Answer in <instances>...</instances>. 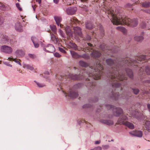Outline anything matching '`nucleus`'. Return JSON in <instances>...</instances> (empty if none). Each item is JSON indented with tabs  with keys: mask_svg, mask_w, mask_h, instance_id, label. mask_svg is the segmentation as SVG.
Instances as JSON below:
<instances>
[{
	"mask_svg": "<svg viewBox=\"0 0 150 150\" xmlns=\"http://www.w3.org/2000/svg\"><path fill=\"white\" fill-rule=\"evenodd\" d=\"M106 62L110 66H112L111 69L108 74L109 80L111 82L112 86L113 87L119 88L121 87L120 90L122 89L121 87L122 82H119V81H122L126 80L127 76L124 74L123 70H125L127 75L131 79L133 78V74L131 69L126 67L130 66L136 67L138 66L137 61L132 60L128 57L122 59L120 63L117 64L116 61L111 59H109L106 60Z\"/></svg>",
	"mask_w": 150,
	"mask_h": 150,
	"instance_id": "nucleus-1",
	"label": "nucleus"
},
{
	"mask_svg": "<svg viewBox=\"0 0 150 150\" xmlns=\"http://www.w3.org/2000/svg\"><path fill=\"white\" fill-rule=\"evenodd\" d=\"M90 68L92 69L91 72H82V75L80 76V74L78 76L76 74H72L71 76V79L74 80H80L84 79L86 81H90V79L94 80H98L100 79L101 76L103 74V72L102 71L103 69V66L100 62L96 63V67L91 66Z\"/></svg>",
	"mask_w": 150,
	"mask_h": 150,
	"instance_id": "nucleus-2",
	"label": "nucleus"
},
{
	"mask_svg": "<svg viewBox=\"0 0 150 150\" xmlns=\"http://www.w3.org/2000/svg\"><path fill=\"white\" fill-rule=\"evenodd\" d=\"M106 12L113 24L117 25L125 24L134 27L138 24V22L136 19H131L127 17H122L120 16H118V15H116L114 14V10L112 8L108 9Z\"/></svg>",
	"mask_w": 150,
	"mask_h": 150,
	"instance_id": "nucleus-3",
	"label": "nucleus"
},
{
	"mask_svg": "<svg viewBox=\"0 0 150 150\" xmlns=\"http://www.w3.org/2000/svg\"><path fill=\"white\" fill-rule=\"evenodd\" d=\"M74 50H78L79 51H82L85 52L93 51L91 54V56L96 59H98L101 55V53L99 52L96 51H94L92 48H90V47H88L84 48L81 47L79 46H77L76 45Z\"/></svg>",
	"mask_w": 150,
	"mask_h": 150,
	"instance_id": "nucleus-4",
	"label": "nucleus"
},
{
	"mask_svg": "<svg viewBox=\"0 0 150 150\" xmlns=\"http://www.w3.org/2000/svg\"><path fill=\"white\" fill-rule=\"evenodd\" d=\"M128 120L126 115L123 114L117 121V123L120 125L123 124L127 126L129 129H133L134 128L133 124L127 121Z\"/></svg>",
	"mask_w": 150,
	"mask_h": 150,
	"instance_id": "nucleus-5",
	"label": "nucleus"
},
{
	"mask_svg": "<svg viewBox=\"0 0 150 150\" xmlns=\"http://www.w3.org/2000/svg\"><path fill=\"white\" fill-rule=\"evenodd\" d=\"M81 86V83H78L74 85L71 89L69 90L68 93H65L66 96L68 95L71 98L77 97L78 96V94L76 89L80 88Z\"/></svg>",
	"mask_w": 150,
	"mask_h": 150,
	"instance_id": "nucleus-6",
	"label": "nucleus"
},
{
	"mask_svg": "<svg viewBox=\"0 0 150 150\" xmlns=\"http://www.w3.org/2000/svg\"><path fill=\"white\" fill-rule=\"evenodd\" d=\"M107 109L109 110L111 109L113 111L114 115L116 116H118L123 112L122 109L120 108H115L113 105H106Z\"/></svg>",
	"mask_w": 150,
	"mask_h": 150,
	"instance_id": "nucleus-7",
	"label": "nucleus"
},
{
	"mask_svg": "<svg viewBox=\"0 0 150 150\" xmlns=\"http://www.w3.org/2000/svg\"><path fill=\"white\" fill-rule=\"evenodd\" d=\"M132 109H130L129 111L130 114L132 115V116L136 118H137L139 117H142L143 115V113L142 112H139L137 110L135 111L132 110Z\"/></svg>",
	"mask_w": 150,
	"mask_h": 150,
	"instance_id": "nucleus-8",
	"label": "nucleus"
},
{
	"mask_svg": "<svg viewBox=\"0 0 150 150\" xmlns=\"http://www.w3.org/2000/svg\"><path fill=\"white\" fill-rule=\"evenodd\" d=\"M1 50L2 52L8 54L11 53L12 51L11 48L6 45L1 46Z\"/></svg>",
	"mask_w": 150,
	"mask_h": 150,
	"instance_id": "nucleus-9",
	"label": "nucleus"
},
{
	"mask_svg": "<svg viewBox=\"0 0 150 150\" xmlns=\"http://www.w3.org/2000/svg\"><path fill=\"white\" fill-rule=\"evenodd\" d=\"M44 50L47 52L52 53L54 51V48L52 45L49 44L44 48Z\"/></svg>",
	"mask_w": 150,
	"mask_h": 150,
	"instance_id": "nucleus-10",
	"label": "nucleus"
},
{
	"mask_svg": "<svg viewBox=\"0 0 150 150\" xmlns=\"http://www.w3.org/2000/svg\"><path fill=\"white\" fill-rule=\"evenodd\" d=\"M129 133L132 135L139 137H142L143 134L142 132L140 130L133 131L129 132Z\"/></svg>",
	"mask_w": 150,
	"mask_h": 150,
	"instance_id": "nucleus-11",
	"label": "nucleus"
},
{
	"mask_svg": "<svg viewBox=\"0 0 150 150\" xmlns=\"http://www.w3.org/2000/svg\"><path fill=\"white\" fill-rule=\"evenodd\" d=\"M77 8L76 7H74L68 8L67 10V12L68 14L72 15L74 14Z\"/></svg>",
	"mask_w": 150,
	"mask_h": 150,
	"instance_id": "nucleus-12",
	"label": "nucleus"
},
{
	"mask_svg": "<svg viewBox=\"0 0 150 150\" xmlns=\"http://www.w3.org/2000/svg\"><path fill=\"white\" fill-rule=\"evenodd\" d=\"M9 40L8 37L6 35H3L2 37L1 43L2 44H9Z\"/></svg>",
	"mask_w": 150,
	"mask_h": 150,
	"instance_id": "nucleus-13",
	"label": "nucleus"
},
{
	"mask_svg": "<svg viewBox=\"0 0 150 150\" xmlns=\"http://www.w3.org/2000/svg\"><path fill=\"white\" fill-rule=\"evenodd\" d=\"M70 23L71 25H73L74 24L77 25L79 24L80 22L79 21L78 19L75 17H72L70 19Z\"/></svg>",
	"mask_w": 150,
	"mask_h": 150,
	"instance_id": "nucleus-14",
	"label": "nucleus"
},
{
	"mask_svg": "<svg viewBox=\"0 0 150 150\" xmlns=\"http://www.w3.org/2000/svg\"><path fill=\"white\" fill-rule=\"evenodd\" d=\"M74 33L78 36L81 37L82 33L81 28L78 27H76L74 28Z\"/></svg>",
	"mask_w": 150,
	"mask_h": 150,
	"instance_id": "nucleus-15",
	"label": "nucleus"
},
{
	"mask_svg": "<svg viewBox=\"0 0 150 150\" xmlns=\"http://www.w3.org/2000/svg\"><path fill=\"white\" fill-rule=\"evenodd\" d=\"M65 30L66 31L67 34L69 37L72 36L73 32L70 29V26H67L65 27Z\"/></svg>",
	"mask_w": 150,
	"mask_h": 150,
	"instance_id": "nucleus-16",
	"label": "nucleus"
},
{
	"mask_svg": "<svg viewBox=\"0 0 150 150\" xmlns=\"http://www.w3.org/2000/svg\"><path fill=\"white\" fill-rule=\"evenodd\" d=\"M70 53L73 58L77 59L81 58V56L73 51H71Z\"/></svg>",
	"mask_w": 150,
	"mask_h": 150,
	"instance_id": "nucleus-17",
	"label": "nucleus"
},
{
	"mask_svg": "<svg viewBox=\"0 0 150 150\" xmlns=\"http://www.w3.org/2000/svg\"><path fill=\"white\" fill-rule=\"evenodd\" d=\"M22 27L20 22H18L15 24V27L17 31L21 32L22 30Z\"/></svg>",
	"mask_w": 150,
	"mask_h": 150,
	"instance_id": "nucleus-18",
	"label": "nucleus"
},
{
	"mask_svg": "<svg viewBox=\"0 0 150 150\" xmlns=\"http://www.w3.org/2000/svg\"><path fill=\"white\" fill-rule=\"evenodd\" d=\"M101 122L108 125H110L113 124L112 121L111 120H101Z\"/></svg>",
	"mask_w": 150,
	"mask_h": 150,
	"instance_id": "nucleus-19",
	"label": "nucleus"
},
{
	"mask_svg": "<svg viewBox=\"0 0 150 150\" xmlns=\"http://www.w3.org/2000/svg\"><path fill=\"white\" fill-rule=\"evenodd\" d=\"M145 128L149 132H150V122L149 121L145 120Z\"/></svg>",
	"mask_w": 150,
	"mask_h": 150,
	"instance_id": "nucleus-20",
	"label": "nucleus"
},
{
	"mask_svg": "<svg viewBox=\"0 0 150 150\" xmlns=\"http://www.w3.org/2000/svg\"><path fill=\"white\" fill-rule=\"evenodd\" d=\"M147 59L146 56L144 55H140L137 57V59L138 61H139L140 62H141L145 60L147 61Z\"/></svg>",
	"mask_w": 150,
	"mask_h": 150,
	"instance_id": "nucleus-21",
	"label": "nucleus"
},
{
	"mask_svg": "<svg viewBox=\"0 0 150 150\" xmlns=\"http://www.w3.org/2000/svg\"><path fill=\"white\" fill-rule=\"evenodd\" d=\"M86 28L90 30L93 28V25L91 22H87L86 24Z\"/></svg>",
	"mask_w": 150,
	"mask_h": 150,
	"instance_id": "nucleus-22",
	"label": "nucleus"
},
{
	"mask_svg": "<svg viewBox=\"0 0 150 150\" xmlns=\"http://www.w3.org/2000/svg\"><path fill=\"white\" fill-rule=\"evenodd\" d=\"M54 18L57 24L59 26L62 20L61 17L59 16H55L54 17Z\"/></svg>",
	"mask_w": 150,
	"mask_h": 150,
	"instance_id": "nucleus-23",
	"label": "nucleus"
},
{
	"mask_svg": "<svg viewBox=\"0 0 150 150\" xmlns=\"http://www.w3.org/2000/svg\"><path fill=\"white\" fill-rule=\"evenodd\" d=\"M150 5V1H146L143 2L141 4L142 7L145 8H148Z\"/></svg>",
	"mask_w": 150,
	"mask_h": 150,
	"instance_id": "nucleus-24",
	"label": "nucleus"
},
{
	"mask_svg": "<svg viewBox=\"0 0 150 150\" xmlns=\"http://www.w3.org/2000/svg\"><path fill=\"white\" fill-rule=\"evenodd\" d=\"M144 39V38L142 36H136L134 38V40L138 42H140Z\"/></svg>",
	"mask_w": 150,
	"mask_h": 150,
	"instance_id": "nucleus-25",
	"label": "nucleus"
},
{
	"mask_svg": "<svg viewBox=\"0 0 150 150\" xmlns=\"http://www.w3.org/2000/svg\"><path fill=\"white\" fill-rule=\"evenodd\" d=\"M76 45L72 42H69L68 44V46L69 47L73 48L74 50L76 48Z\"/></svg>",
	"mask_w": 150,
	"mask_h": 150,
	"instance_id": "nucleus-26",
	"label": "nucleus"
},
{
	"mask_svg": "<svg viewBox=\"0 0 150 150\" xmlns=\"http://www.w3.org/2000/svg\"><path fill=\"white\" fill-rule=\"evenodd\" d=\"M116 29L123 32L124 33H125L126 32V29L124 27L121 26H118L116 28Z\"/></svg>",
	"mask_w": 150,
	"mask_h": 150,
	"instance_id": "nucleus-27",
	"label": "nucleus"
},
{
	"mask_svg": "<svg viewBox=\"0 0 150 150\" xmlns=\"http://www.w3.org/2000/svg\"><path fill=\"white\" fill-rule=\"evenodd\" d=\"M120 96L119 95L118 93L116 92L115 93H112V97L115 100H117L120 97Z\"/></svg>",
	"mask_w": 150,
	"mask_h": 150,
	"instance_id": "nucleus-28",
	"label": "nucleus"
},
{
	"mask_svg": "<svg viewBox=\"0 0 150 150\" xmlns=\"http://www.w3.org/2000/svg\"><path fill=\"white\" fill-rule=\"evenodd\" d=\"M51 39L55 43H56L57 42V39L53 34H52L51 35Z\"/></svg>",
	"mask_w": 150,
	"mask_h": 150,
	"instance_id": "nucleus-29",
	"label": "nucleus"
},
{
	"mask_svg": "<svg viewBox=\"0 0 150 150\" xmlns=\"http://www.w3.org/2000/svg\"><path fill=\"white\" fill-rule=\"evenodd\" d=\"M23 67L24 68L29 69L30 70H32L33 69V68L31 66L28 64H24L23 66Z\"/></svg>",
	"mask_w": 150,
	"mask_h": 150,
	"instance_id": "nucleus-30",
	"label": "nucleus"
},
{
	"mask_svg": "<svg viewBox=\"0 0 150 150\" xmlns=\"http://www.w3.org/2000/svg\"><path fill=\"white\" fill-rule=\"evenodd\" d=\"M79 64L82 67H86L88 66V64L84 61H81L79 62Z\"/></svg>",
	"mask_w": 150,
	"mask_h": 150,
	"instance_id": "nucleus-31",
	"label": "nucleus"
},
{
	"mask_svg": "<svg viewBox=\"0 0 150 150\" xmlns=\"http://www.w3.org/2000/svg\"><path fill=\"white\" fill-rule=\"evenodd\" d=\"M7 59L9 60L10 61L12 60L13 61L15 62H16V63L20 65H21V64L17 60H16V59H14V58H13L9 57L8 58V59Z\"/></svg>",
	"mask_w": 150,
	"mask_h": 150,
	"instance_id": "nucleus-32",
	"label": "nucleus"
},
{
	"mask_svg": "<svg viewBox=\"0 0 150 150\" xmlns=\"http://www.w3.org/2000/svg\"><path fill=\"white\" fill-rule=\"evenodd\" d=\"M145 71L147 74H150V67L146 66L145 68Z\"/></svg>",
	"mask_w": 150,
	"mask_h": 150,
	"instance_id": "nucleus-33",
	"label": "nucleus"
},
{
	"mask_svg": "<svg viewBox=\"0 0 150 150\" xmlns=\"http://www.w3.org/2000/svg\"><path fill=\"white\" fill-rule=\"evenodd\" d=\"M51 28L55 34L56 33V28L55 25L50 26Z\"/></svg>",
	"mask_w": 150,
	"mask_h": 150,
	"instance_id": "nucleus-34",
	"label": "nucleus"
},
{
	"mask_svg": "<svg viewBox=\"0 0 150 150\" xmlns=\"http://www.w3.org/2000/svg\"><path fill=\"white\" fill-rule=\"evenodd\" d=\"M95 85V83L94 82H89V83H88L87 86H90L91 87H93V86H94Z\"/></svg>",
	"mask_w": 150,
	"mask_h": 150,
	"instance_id": "nucleus-35",
	"label": "nucleus"
},
{
	"mask_svg": "<svg viewBox=\"0 0 150 150\" xmlns=\"http://www.w3.org/2000/svg\"><path fill=\"white\" fill-rule=\"evenodd\" d=\"M132 90H133V91L134 93L136 95L138 94L139 92V90L137 88H132Z\"/></svg>",
	"mask_w": 150,
	"mask_h": 150,
	"instance_id": "nucleus-36",
	"label": "nucleus"
},
{
	"mask_svg": "<svg viewBox=\"0 0 150 150\" xmlns=\"http://www.w3.org/2000/svg\"><path fill=\"white\" fill-rule=\"evenodd\" d=\"M16 53L18 54V56H21L24 55V53L21 50H18L16 52Z\"/></svg>",
	"mask_w": 150,
	"mask_h": 150,
	"instance_id": "nucleus-37",
	"label": "nucleus"
},
{
	"mask_svg": "<svg viewBox=\"0 0 150 150\" xmlns=\"http://www.w3.org/2000/svg\"><path fill=\"white\" fill-rule=\"evenodd\" d=\"M68 4L70 5L71 4L74 3V0H65Z\"/></svg>",
	"mask_w": 150,
	"mask_h": 150,
	"instance_id": "nucleus-38",
	"label": "nucleus"
},
{
	"mask_svg": "<svg viewBox=\"0 0 150 150\" xmlns=\"http://www.w3.org/2000/svg\"><path fill=\"white\" fill-rule=\"evenodd\" d=\"M144 67L143 66L142 67H140L139 68L140 69L139 70V71H140V74L141 75H142V72L144 71Z\"/></svg>",
	"mask_w": 150,
	"mask_h": 150,
	"instance_id": "nucleus-39",
	"label": "nucleus"
},
{
	"mask_svg": "<svg viewBox=\"0 0 150 150\" xmlns=\"http://www.w3.org/2000/svg\"><path fill=\"white\" fill-rule=\"evenodd\" d=\"M35 82L36 83L38 86L39 87H42L45 86V85L43 84L38 83L37 82L35 81Z\"/></svg>",
	"mask_w": 150,
	"mask_h": 150,
	"instance_id": "nucleus-40",
	"label": "nucleus"
},
{
	"mask_svg": "<svg viewBox=\"0 0 150 150\" xmlns=\"http://www.w3.org/2000/svg\"><path fill=\"white\" fill-rule=\"evenodd\" d=\"M54 55L55 57H61V55L59 54L58 53L56 52L54 54Z\"/></svg>",
	"mask_w": 150,
	"mask_h": 150,
	"instance_id": "nucleus-41",
	"label": "nucleus"
},
{
	"mask_svg": "<svg viewBox=\"0 0 150 150\" xmlns=\"http://www.w3.org/2000/svg\"><path fill=\"white\" fill-rule=\"evenodd\" d=\"M16 6L17 8L20 11H21L22 10V9L20 7V5L19 4L16 3Z\"/></svg>",
	"mask_w": 150,
	"mask_h": 150,
	"instance_id": "nucleus-42",
	"label": "nucleus"
},
{
	"mask_svg": "<svg viewBox=\"0 0 150 150\" xmlns=\"http://www.w3.org/2000/svg\"><path fill=\"white\" fill-rule=\"evenodd\" d=\"M109 147V146L108 145H104L102 146V148L103 149H107Z\"/></svg>",
	"mask_w": 150,
	"mask_h": 150,
	"instance_id": "nucleus-43",
	"label": "nucleus"
},
{
	"mask_svg": "<svg viewBox=\"0 0 150 150\" xmlns=\"http://www.w3.org/2000/svg\"><path fill=\"white\" fill-rule=\"evenodd\" d=\"M121 98L124 99H127L128 98V97L127 95L125 96L124 94L121 95Z\"/></svg>",
	"mask_w": 150,
	"mask_h": 150,
	"instance_id": "nucleus-44",
	"label": "nucleus"
},
{
	"mask_svg": "<svg viewBox=\"0 0 150 150\" xmlns=\"http://www.w3.org/2000/svg\"><path fill=\"white\" fill-rule=\"evenodd\" d=\"M102 148L100 146H98L90 150H101Z\"/></svg>",
	"mask_w": 150,
	"mask_h": 150,
	"instance_id": "nucleus-45",
	"label": "nucleus"
},
{
	"mask_svg": "<svg viewBox=\"0 0 150 150\" xmlns=\"http://www.w3.org/2000/svg\"><path fill=\"white\" fill-rule=\"evenodd\" d=\"M58 32L60 35L62 37L64 36V34L63 31L60 29H59L58 30Z\"/></svg>",
	"mask_w": 150,
	"mask_h": 150,
	"instance_id": "nucleus-46",
	"label": "nucleus"
},
{
	"mask_svg": "<svg viewBox=\"0 0 150 150\" xmlns=\"http://www.w3.org/2000/svg\"><path fill=\"white\" fill-rule=\"evenodd\" d=\"M83 6V7H81L83 8V10L85 11H88V8L87 6Z\"/></svg>",
	"mask_w": 150,
	"mask_h": 150,
	"instance_id": "nucleus-47",
	"label": "nucleus"
},
{
	"mask_svg": "<svg viewBox=\"0 0 150 150\" xmlns=\"http://www.w3.org/2000/svg\"><path fill=\"white\" fill-rule=\"evenodd\" d=\"M59 50L62 52L64 53H66V52L62 48L59 47Z\"/></svg>",
	"mask_w": 150,
	"mask_h": 150,
	"instance_id": "nucleus-48",
	"label": "nucleus"
},
{
	"mask_svg": "<svg viewBox=\"0 0 150 150\" xmlns=\"http://www.w3.org/2000/svg\"><path fill=\"white\" fill-rule=\"evenodd\" d=\"M91 107V105L89 104H87L84 105L83 106V108H89Z\"/></svg>",
	"mask_w": 150,
	"mask_h": 150,
	"instance_id": "nucleus-49",
	"label": "nucleus"
},
{
	"mask_svg": "<svg viewBox=\"0 0 150 150\" xmlns=\"http://www.w3.org/2000/svg\"><path fill=\"white\" fill-rule=\"evenodd\" d=\"M81 57H83L84 58L87 59L88 58L89 56L86 54H83L82 56H81Z\"/></svg>",
	"mask_w": 150,
	"mask_h": 150,
	"instance_id": "nucleus-50",
	"label": "nucleus"
},
{
	"mask_svg": "<svg viewBox=\"0 0 150 150\" xmlns=\"http://www.w3.org/2000/svg\"><path fill=\"white\" fill-rule=\"evenodd\" d=\"M141 25L142 28H144L146 27V24L145 22H143L142 23Z\"/></svg>",
	"mask_w": 150,
	"mask_h": 150,
	"instance_id": "nucleus-51",
	"label": "nucleus"
},
{
	"mask_svg": "<svg viewBox=\"0 0 150 150\" xmlns=\"http://www.w3.org/2000/svg\"><path fill=\"white\" fill-rule=\"evenodd\" d=\"M83 39L86 40H90L91 39V38L89 36L87 35L86 38H83Z\"/></svg>",
	"mask_w": 150,
	"mask_h": 150,
	"instance_id": "nucleus-52",
	"label": "nucleus"
},
{
	"mask_svg": "<svg viewBox=\"0 0 150 150\" xmlns=\"http://www.w3.org/2000/svg\"><path fill=\"white\" fill-rule=\"evenodd\" d=\"M33 42L34 45V46L36 48H38L39 47V44L33 41Z\"/></svg>",
	"mask_w": 150,
	"mask_h": 150,
	"instance_id": "nucleus-53",
	"label": "nucleus"
},
{
	"mask_svg": "<svg viewBox=\"0 0 150 150\" xmlns=\"http://www.w3.org/2000/svg\"><path fill=\"white\" fill-rule=\"evenodd\" d=\"M86 122V124L87 123V122L85 121L84 120H79L78 121V122L79 124H80L81 122Z\"/></svg>",
	"mask_w": 150,
	"mask_h": 150,
	"instance_id": "nucleus-54",
	"label": "nucleus"
},
{
	"mask_svg": "<svg viewBox=\"0 0 150 150\" xmlns=\"http://www.w3.org/2000/svg\"><path fill=\"white\" fill-rule=\"evenodd\" d=\"M133 5V4L128 3L126 4V7L127 8H130Z\"/></svg>",
	"mask_w": 150,
	"mask_h": 150,
	"instance_id": "nucleus-55",
	"label": "nucleus"
},
{
	"mask_svg": "<svg viewBox=\"0 0 150 150\" xmlns=\"http://www.w3.org/2000/svg\"><path fill=\"white\" fill-rule=\"evenodd\" d=\"M29 56L30 57L32 58H34L36 57L35 55L31 54H29Z\"/></svg>",
	"mask_w": 150,
	"mask_h": 150,
	"instance_id": "nucleus-56",
	"label": "nucleus"
},
{
	"mask_svg": "<svg viewBox=\"0 0 150 150\" xmlns=\"http://www.w3.org/2000/svg\"><path fill=\"white\" fill-rule=\"evenodd\" d=\"M4 64H5L6 65L8 66L9 67H12V65L10 64L9 63L7 62H4Z\"/></svg>",
	"mask_w": 150,
	"mask_h": 150,
	"instance_id": "nucleus-57",
	"label": "nucleus"
},
{
	"mask_svg": "<svg viewBox=\"0 0 150 150\" xmlns=\"http://www.w3.org/2000/svg\"><path fill=\"white\" fill-rule=\"evenodd\" d=\"M144 11L146 13L150 14V9L145 10Z\"/></svg>",
	"mask_w": 150,
	"mask_h": 150,
	"instance_id": "nucleus-58",
	"label": "nucleus"
},
{
	"mask_svg": "<svg viewBox=\"0 0 150 150\" xmlns=\"http://www.w3.org/2000/svg\"><path fill=\"white\" fill-rule=\"evenodd\" d=\"M5 7V6L3 3H0V8L2 9Z\"/></svg>",
	"mask_w": 150,
	"mask_h": 150,
	"instance_id": "nucleus-59",
	"label": "nucleus"
},
{
	"mask_svg": "<svg viewBox=\"0 0 150 150\" xmlns=\"http://www.w3.org/2000/svg\"><path fill=\"white\" fill-rule=\"evenodd\" d=\"M100 31L102 34L103 35L104 34V30L102 26L100 28Z\"/></svg>",
	"mask_w": 150,
	"mask_h": 150,
	"instance_id": "nucleus-60",
	"label": "nucleus"
},
{
	"mask_svg": "<svg viewBox=\"0 0 150 150\" xmlns=\"http://www.w3.org/2000/svg\"><path fill=\"white\" fill-rule=\"evenodd\" d=\"M100 143V141L99 140V141H96L95 144H99Z\"/></svg>",
	"mask_w": 150,
	"mask_h": 150,
	"instance_id": "nucleus-61",
	"label": "nucleus"
},
{
	"mask_svg": "<svg viewBox=\"0 0 150 150\" xmlns=\"http://www.w3.org/2000/svg\"><path fill=\"white\" fill-rule=\"evenodd\" d=\"M146 83H150V80H148L146 81L144 83V84Z\"/></svg>",
	"mask_w": 150,
	"mask_h": 150,
	"instance_id": "nucleus-62",
	"label": "nucleus"
},
{
	"mask_svg": "<svg viewBox=\"0 0 150 150\" xmlns=\"http://www.w3.org/2000/svg\"><path fill=\"white\" fill-rule=\"evenodd\" d=\"M147 106L148 110L150 112V104H148L147 105Z\"/></svg>",
	"mask_w": 150,
	"mask_h": 150,
	"instance_id": "nucleus-63",
	"label": "nucleus"
},
{
	"mask_svg": "<svg viewBox=\"0 0 150 150\" xmlns=\"http://www.w3.org/2000/svg\"><path fill=\"white\" fill-rule=\"evenodd\" d=\"M55 4H57L59 2V0H53Z\"/></svg>",
	"mask_w": 150,
	"mask_h": 150,
	"instance_id": "nucleus-64",
	"label": "nucleus"
}]
</instances>
